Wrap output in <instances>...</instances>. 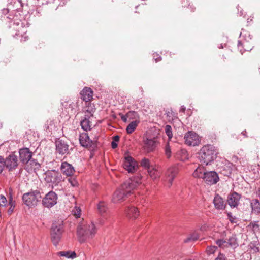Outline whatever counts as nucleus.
<instances>
[{
    "instance_id": "f257e3e1",
    "label": "nucleus",
    "mask_w": 260,
    "mask_h": 260,
    "mask_svg": "<svg viewBox=\"0 0 260 260\" xmlns=\"http://www.w3.org/2000/svg\"><path fill=\"white\" fill-rule=\"evenodd\" d=\"M14 4L16 7L15 10L11 11L10 12L8 9H3L2 10L1 19L5 21L7 24L8 27L12 29V31H16V33L13 36H19L26 32V27L24 24L20 19L21 16L20 13L16 11L20 7H23V4L21 0H14Z\"/></svg>"
},
{
    "instance_id": "f03ea898",
    "label": "nucleus",
    "mask_w": 260,
    "mask_h": 260,
    "mask_svg": "<svg viewBox=\"0 0 260 260\" xmlns=\"http://www.w3.org/2000/svg\"><path fill=\"white\" fill-rule=\"evenodd\" d=\"M141 183V179L139 177L132 178L125 181L115 191L112 198L114 203H118L121 201H124L128 196L132 193V190L135 189Z\"/></svg>"
},
{
    "instance_id": "7ed1b4c3",
    "label": "nucleus",
    "mask_w": 260,
    "mask_h": 260,
    "mask_svg": "<svg viewBox=\"0 0 260 260\" xmlns=\"http://www.w3.org/2000/svg\"><path fill=\"white\" fill-rule=\"evenodd\" d=\"M218 151L212 145L203 146L198 152V158L202 165L208 166L216 158Z\"/></svg>"
},
{
    "instance_id": "20e7f679",
    "label": "nucleus",
    "mask_w": 260,
    "mask_h": 260,
    "mask_svg": "<svg viewBox=\"0 0 260 260\" xmlns=\"http://www.w3.org/2000/svg\"><path fill=\"white\" fill-rule=\"evenodd\" d=\"M96 233L94 224L80 223L77 229V234L80 243H84L86 240L93 237Z\"/></svg>"
},
{
    "instance_id": "39448f33",
    "label": "nucleus",
    "mask_w": 260,
    "mask_h": 260,
    "mask_svg": "<svg viewBox=\"0 0 260 260\" xmlns=\"http://www.w3.org/2000/svg\"><path fill=\"white\" fill-rule=\"evenodd\" d=\"M64 231L63 221H55L52 223L50 228V238L54 245L57 246L58 244Z\"/></svg>"
},
{
    "instance_id": "423d86ee",
    "label": "nucleus",
    "mask_w": 260,
    "mask_h": 260,
    "mask_svg": "<svg viewBox=\"0 0 260 260\" xmlns=\"http://www.w3.org/2000/svg\"><path fill=\"white\" fill-rule=\"evenodd\" d=\"M41 199V192L38 190H31L30 192L24 193L22 197L24 204L29 207L37 206Z\"/></svg>"
},
{
    "instance_id": "0eeeda50",
    "label": "nucleus",
    "mask_w": 260,
    "mask_h": 260,
    "mask_svg": "<svg viewBox=\"0 0 260 260\" xmlns=\"http://www.w3.org/2000/svg\"><path fill=\"white\" fill-rule=\"evenodd\" d=\"M98 139V137H95L93 140H91L88 134L86 133H82L79 136L80 145L85 148L92 150H94L97 148Z\"/></svg>"
},
{
    "instance_id": "6e6552de",
    "label": "nucleus",
    "mask_w": 260,
    "mask_h": 260,
    "mask_svg": "<svg viewBox=\"0 0 260 260\" xmlns=\"http://www.w3.org/2000/svg\"><path fill=\"white\" fill-rule=\"evenodd\" d=\"M143 147L145 151L147 153L154 152L159 145V141L157 137L143 138Z\"/></svg>"
},
{
    "instance_id": "1a4fd4ad",
    "label": "nucleus",
    "mask_w": 260,
    "mask_h": 260,
    "mask_svg": "<svg viewBox=\"0 0 260 260\" xmlns=\"http://www.w3.org/2000/svg\"><path fill=\"white\" fill-rule=\"evenodd\" d=\"M241 40L238 41V46L240 49V47L244 48L245 51H250L252 49V43H250L252 38L251 35L247 31L242 29V32L240 34Z\"/></svg>"
},
{
    "instance_id": "9d476101",
    "label": "nucleus",
    "mask_w": 260,
    "mask_h": 260,
    "mask_svg": "<svg viewBox=\"0 0 260 260\" xmlns=\"http://www.w3.org/2000/svg\"><path fill=\"white\" fill-rule=\"evenodd\" d=\"M45 175V181L47 183H52V185H58L62 180V175L55 170H48Z\"/></svg>"
},
{
    "instance_id": "9b49d317",
    "label": "nucleus",
    "mask_w": 260,
    "mask_h": 260,
    "mask_svg": "<svg viewBox=\"0 0 260 260\" xmlns=\"http://www.w3.org/2000/svg\"><path fill=\"white\" fill-rule=\"evenodd\" d=\"M57 194L54 191H50L42 198V204L45 207L50 208L57 204Z\"/></svg>"
},
{
    "instance_id": "f8f14e48",
    "label": "nucleus",
    "mask_w": 260,
    "mask_h": 260,
    "mask_svg": "<svg viewBox=\"0 0 260 260\" xmlns=\"http://www.w3.org/2000/svg\"><path fill=\"white\" fill-rule=\"evenodd\" d=\"M185 143L188 146H195L200 143L199 136L194 132L188 131L184 135Z\"/></svg>"
},
{
    "instance_id": "ddd939ff",
    "label": "nucleus",
    "mask_w": 260,
    "mask_h": 260,
    "mask_svg": "<svg viewBox=\"0 0 260 260\" xmlns=\"http://www.w3.org/2000/svg\"><path fill=\"white\" fill-rule=\"evenodd\" d=\"M55 144L57 153L61 155L70 154L69 145L64 140L58 139L56 140Z\"/></svg>"
},
{
    "instance_id": "4468645a",
    "label": "nucleus",
    "mask_w": 260,
    "mask_h": 260,
    "mask_svg": "<svg viewBox=\"0 0 260 260\" xmlns=\"http://www.w3.org/2000/svg\"><path fill=\"white\" fill-rule=\"evenodd\" d=\"M205 183L212 185L216 184L219 180L218 174L214 171L204 172V177L203 178Z\"/></svg>"
},
{
    "instance_id": "2eb2a0df",
    "label": "nucleus",
    "mask_w": 260,
    "mask_h": 260,
    "mask_svg": "<svg viewBox=\"0 0 260 260\" xmlns=\"http://www.w3.org/2000/svg\"><path fill=\"white\" fill-rule=\"evenodd\" d=\"M19 154L20 162L23 165L28 164L32 156V152L27 147L19 149Z\"/></svg>"
},
{
    "instance_id": "dca6fc26",
    "label": "nucleus",
    "mask_w": 260,
    "mask_h": 260,
    "mask_svg": "<svg viewBox=\"0 0 260 260\" xmlns=\"http://www.w3.org/2000/svg\"><path fill=\"white\" fill-rule=\"evenodd\" d=\"M6 169L9 172L15 170L18 166L17 156L12 153L9 155L5 159Z\"/></svg>"
},
{
    "instance_id": "f3484780",
    "label": "nucleus",
    "mask_w": 260,
    "mask_h": 260,
    "mask_svg": "<svg viewBox=\"0 0 260 260\" xmlns=\"http://www.w3.org/2000/svg\"><path fill=\"white\" fill-rule=\"evenodd\" d=\"M123 166L128 173H133L137 170V162L133 157L127 155L124 157Z\"/></svg>"
},
{
    "instance_id": "a211bd4d",
    "label": "nucleus",
    "mask_w": 260,
    "mask_h": 260,
    "mask_svg": "<svg viewBox=\"0 0 260 260\" xmlns=\"http://www.w3.org/2000/svg\"><path fill=\"white\" fill-rule=\"evenodd\" d=\"M179 172V168L177 166H173L169 168L166 172L167 179L168 181V186L170 187L175 178L176 175Z\"/></svg>"
},
{
    "instance_id": "6ab92c4d",
    "label": "nucleus",
    "mask_w": 260,
    "mask_h": 260,
    "mask_svg": "<svg viewBox=\"0 0 260 260\" xmlns=\"http://www.w3.org/2000/svg\"><path fill=\"white\" fill-rule=\"evenodd\" d=\"M240 199L241 195L234 191L228 194L227 202L231 207L235 208L238 206Z\"/></svg>"
},
{
    "instance_id": "aec40b11",
    "label": "nucleus",
    "mask_w": 260,
    "mask_h": 260,
    "mask_svg": "<svg viewBox=\"0 0 260 260\" xmlns=\"http://www.w3.org/2000/svg\"><path fill=\"white\" fill-rule=\"evenodd\" d=\"M60 169L61 172L67 176H71L75 172L73 166L67 161L62 162Z\"/></svg>"
},
{
    "instance_id": "412c9836",
    "label": "nucleus",
    "mask_w": 260,
    "mask_h": 260,
    "mask_svg": "<svg viewBox=\"0 0 260 260\" xmlns=\"http://www.w3.org/2000/svg\"><path fill=\"white\" fill-rule=\"evenodd\" d=\"M85 101V106L84 110L85 112L88 113L89 116H93V113L95 111L96 108L95 105L92 103V100L93 99H82Z\"/></svg>"
},
{
    "instance_id": "4be33fe9",
    "label": "nucleus",
    "mask_w": 260,
    "mask_h": 260,
    "mask_svg": "<svg viewBox=\"0 0 260 260\" xmlns=\"http://www.w3.org/2000/svg\"><path fill=\"white\" fill-rule=\"evenodd\" d=\"M213 203L217 210H224L226 206V203L218 194H216L213 200Z\"/></svg>"
},
{
    "instance_id": "5701e85b",
    "label": "nucleus",
    "mask_w": 260,
    "mask_h": 260,
    "mask_svg": "<svg viewBox=\"0 0 260 260\" xmlns=\"http://www.w3.org/2000/svg\"><path fill=\"white\" fill-rule=\"evenodd\" d=\"M125 212L127 216L130 218H136L139 215V212L138 209L133 206H127L125 208Z\"/></svg>"
},
{
    "instance_id": "b1692460",
    "label": "nucleus",
    "mask_w": 260,
    "mask_h": 260,
    "mask_svg": "<svg viewBox=\"0 0 260 260\" xmlns=\"http://www.w3.org/2000/svg\"><path fill=\"white\" fill-rule=\"evenodd\" d=\"M175 157L177 159L184 161L188 159L187 151L184 149H180L175 153Z\"/></svg>"
},
{
    "instance_id": "393cba45",
    "label": "nucleus",
    "mask_w": 260,
    "mask_h": 260,
    "mask_svg": "<svg viewBox=\"0 0 260 260\" xmlns=\"http://www.w3.org/2000/svg\"><path fill=\"white\" fill-rule=\"evenodd\" d=\"M91 116L89 115H85L84 118L80 122V125L82 128L85 131H88L91 129V122L89 121V118Z\"/></svg>"
},
{
    "instance_id": "a878e982",
    "label": "nucleus",
    "mask_w": 260,
    "mask_h": 260,
    "mask_svg": "<svg viewBox=\"0 0 260 260\" xmlns=\"http://www.w3.org/2000/svg\"><path fill=\"white\" fill-rule=\"evenodd\" d=\"M252 212L256 215L260 213V202L258 199H253L250 202Z\"/></svg>"
},
{
    "instance_id": "bb28decb",
    "label": "nucleus",
    "mask_w": 260,
    "mask_h": 260,
    "mask_svg": "<svg viewBox=\"0 0 260 260\" xmlns=\"http://www.w3.org/2000/svg\"><path fill=\"white\" fill-rule=\"evenodd\" d=\"M80 95L82 98H93V91L90 87H85L80 92Z\"/></svg>"
},
{
    "instance_id": "cd10ccee",
    "label": "nucleus",
    "mask_w": 260,
    "mask_h": 260,
    "mask_svg": "<svg viewBox=\"0 0 260 260\" xmlns=\"http://www.w3.org/2000/svg\"><path fill=\"white\" fill-rule=\"evenodd\" d=\"M57 255L59 256L66 257L68 258H75L77 257V254L75 251H60L57 253Z\"/></svg>"
},
{
    "instance_id": "c85d7f7f",
    "label": "nucleus",
    "mask_w": 260,
    "mask_h": 260,
    "mask_svg": "<svg viewBox=\"0 0 260 260\" xmlns=\"http://www.w3.org/2000/svg\"><path fill=\"white\" fill-rule=\"evenodd\" d=\"M139 122V121L138 120H135L131 122L126 127V133L128 134L133 133L136 129Z\"/></svg>"
},
{
    "instance_id": "c756f323",
    "label": "nucleus",
    "mask_w": 260,
    "mask_h": 260,
    "mask_svg": "<svg viewBox=\"0 0 260 260\" xmlns=\"http://www.w3.org/2000/svg\"><path fill=\"white\" fill-rule=\"evenodd\" d=\"M204 172H206L204 167H198L193 172V176L194 177L202 178L203 179Z\"/></svg>"
},
{
    "instance_id": "7c9ffc66",
    "label": "nucleus",
    "mask_w": 260,
    "mask_h": 260,
    "mask_svg": "<svg viewBox=\"0 0 260 260\" xmlns=\"http://www.w3.org/2000/svg\"><path fill=\"white\" fill-rule=\"evenodd\" d=\"M148 173L152 179H156L159 177V172L153 166L148 169Z\"/></svg>"
},
{
    "instance_id": "2f4dec72",
    "label": "nucleus",
    "mask_w": 260,
    "mask_h": 260,
    "mask_svg": "<svg viewBox=\"0 0 260 260\" xmlns=\"http://www.w3.org/2000/svg\"><path fill=\"white\" fill-rule=\"evenodd\" d=\"M28 163L29 164L31 169L35 171L38 170L41 168L40 164L36 159L31 158Z\"/></svg>"
},
{
    "instance_id": "473e14b6",
    "label": "nucleus",
    "mask_w": 260,
    "mask_h": 260,
    "mask_svg": "<svg viewBox=\"0 0 260 260\" xmlns=\"http://www.w3.org/2000/svg\"><path fill=\"white\" fill-rule=\"evenodd\" d=\"M140 166L145 169H150L153 166L151 165L150 160L148 158L144 157L140 162Z\"/></svg>"
},
{
    "instance_id": "72a5a7b5",
    "label": "nucleus",
    "mask_w": 260,
    "mask_h": 260,
    "mask_svg": "<svg viewBox=\"0 0 260 260\" xmlns=\"http://www.w3.org/2000/svg\"><path fill=\"white\" fill-rule=\"evenodd\" d=\"M98 208L100 214L103 215L107 210L106 204L104 202H100L98 205Z\"/></svg>"
},
{
    "instance_id": "f704fd0d",
    "label": "nucleus",
    "mask_w": 260,
    "mask_h": 260,
    "mask_svg": "<svg viewBox=\"0 0 260 260\" xmlns=\"http://www.w3.org/2000/svg\"><path fill=\"white\" fill-rule=\"evenodd\" d=\"M8 205V200L3 194H0V208L5 210L4 212H6V207Z\"/></svg>"
},
{
    "instance_id": "c9c22d12",
    "label": "nucleus",
    "mask_w": 260,
    "mask_h": 260,
    "mask_svg": "<svg viewBox=\"0 0 260 260\" xmlns=\"http://www.w3.org/2000/svg\"><path fill=\"white\" fill-rule=\"evenodd\" d=\"M228 244L231 247H237L238 244L235 235H232L228 239Z\"/></svg>"
},
{
    "instance_id": "e433bc0d",
    "label": "nucleus",
    "mask_w": 260,
    "mask_h": 260,
    "mask_svg": "<svg viewBox=\"0 0 260 260\" xmlns=\"http://www.w3.org/2000/svg\"><path fill=\"white\" fill-rule=\"evenodd\" d=\"M199 238V234L198 233H193L189 237L186 238L184 242L185 243L189 242L191 241H195Z\"/></svg>"
},
{
    "instance_id": "4c0bfd02",
    "label": "nucleus",
    "mask_w": 260,
    "mask_h": 260,
    "mask_svg": "<svg viewBox=\"0 0 260 260\" xmlns=\"http://www.w3.org/2000/svg\"><path fill=\"white\" fill-rule=\"evenodd\" d=\"M121 119L124 122L127 121V117H128L130 115L136 116L138 115L137 112L135 111H130L126 115H124L122 114H120Z\"/></svg>"
},
{
    "instance_id": "58836bf2",
    "label": "nucleus",
    "mask_w": 260,
    "mask_h": 260,
    "mask_svg": "<svg viewBox=\"0 0 260 260\" xmlns=\"http://www.w3.org/2000/svg\"><path fill=\"white\" fill-rule=\"evenodd\" d=\"M172 129V127L170 125H166L165 127L166 134L169 139H171L173 136Z\"/></svg>"
},
{
    "instance_id": "ea45409f",
    "label": "nucleus",
    "mask_w": 260,
    "mask_h": 260,
    "mask_svg": "<svg viewBox=\"0 0 260 260\" xmlns=\"http://www.w3.org/2000/svg\"><path fill=\"white\" fill-rule=\"evenodd\" d=\"M165 155L167 158H170L171 156V150L169 143L166 144L165 147Z\"/></svg>"
},
{
    "instance_id": "a19ab883",
    "label": "nucleus",
    "mask_w": 260,
    "mask_h": 260,
    "mask_svg": "<svg viewBox=\"0 0 260 260\" xmlns=\"http://www.w3.org/2000/svg\"><path fill=\"white\" fill-rule=\"evenodd\" d=\"M165 115H166V117L168 118L169 120H173L174 113L171 109H168L165 110Z\"/></svg>"
},
{
    "instance_id": "79ce46f5",
    "label": "nucleus",
    "mask_w": 260,
    "mask_h": 260,
    "mask_svg": "<svg viewBox=\"0 0 260 260\" xmlns=\"http://www.w3.org/2000/svg\"><path fill=\"white\" fill-rule=\"evenodd\" d=\"M249 226L252 228L253 231H258L259 230V225L258 224V221H254L250 223Z\"/></svg>"
},
{
    "instance_id": "37998d69",
    "label": "nucleus",
    "mask_w": 260,
    "mask_h": 260,
    "mask_svg": "<svg viewBox=\"0 0 260 260\" xmlns=\"http://www.w3.org/2000/svg\"><path fill=\"white\" fill-rule=\"evenodd\" d=\"M249 248L253 250L255 252L259 251V248L257 247V241L251 242L249 245Z\"/></svg>"
},
{
    "instance_id": "c03bdc74",
    "label": "nucleus",
    "mask_w": 260,
    "mask_h": 260,
    "mask_svg": "<svg viewBox=\"0 0 260 260\" xmlns=\"http://www.w3.org/2000/svg\"><path fill=\"white\" fill-rule=\"evenodd\" d=\"M217 249V247L216 246H210L207 248L206 251L208 254L210 255L214 254Z\"/></svg>"
},
{
    "instance_id": "a18cd8bd",
    "label": "nucleus",
    "mask_w": 260,
    "mask_h": 260,
    "mask_svg": "<svg viewBox=\"0 0 260 260\" xmlns=\"http://www.w3.org/2000/svg\"><path fill=\"white\" fill-rule=\"evenodd\" d=\"M5 168L6 169L5 159L3 156H0V173L3 172Z\"/></svg>"
},
{
    "instance_id": "49530a36",
    "label": "nucleus",
    "mask_w": 260,
    "mask_h": 260,
    "mask_svg": "<svg viewBox=\"0 0 260 260\" xmlns=\"http://www.w3.org/2000/svg\"><path fill=\"white\" fill-rule=\"evenodd\" d=\"M228 218L232 223H236L237 222V219L236 216H233L231 212L227 213Z\"/></svg>"
},
{
    "instance_id": "de8ad7c7",
    "label": "nucleus",
    "mask_w": 260,
    "mask_h": 260,
    "mask_svg": "<svg viewBox=\"0 0 260 260\" xmlns=\"http://www.w3.org/2000/svg\"><path fill=\"white\" fill-rule=\"evenodd\" d=\"M220 173L225 176L229 177L232 173L231 169L230 168H224L222 170L220 171Z\"/></svg>"
},
{
    "instance_id": "09e8293b",
    "label": "nucleus",
    "mask_w": 260,
    "mask_h": 260,
    "mask_svg": "<svg viewBox=\"0 0 260 260\" xmlns=\"http://www.w3.org/2000/svg\"><path fill=\"white\" fill-rule=\"evenodd\" d=\"M8 205H9V208L7 210V213L9 215H11L14 211L16 203L8 204Z\"/></svg>"
},
{
    "instance_id": "8fccbe9b",
    "label": "nucleus",
    "mask_w": 260,
    "mask_h": 260,
    "mask_svg": "<svg viewBox=\"0 0 260 260\" xmlns=\"http://www.w3.org/2000/svg\"><path fill=\"white\" fill-rule=\"evenodd\" d=\"M68 181L73 187H76L78 185V182L75 178L71 177L68 179Z\"/></svg>"
},
{
    "instance_id": "3c124183",
    "label": "nucleus",
    "mask_w": 260,
    "mask_h": 260,
    "mask_svg": "<svg viewBox=\"0 0 260 260\" xmlns=\"http://www.w3.org/2000/svg\"><path fill=\"white\" fill-rule=\"evenodd\" d=\"M226 241L223 239H218L216 241V243L219 246L221 247L224 243H226Z\"/></svg>"
},
{
    "instance_id": "603ef678",
    "label": "nucleus",
    "mask_w": 260,
    "mask_h": 260,
    "mask_svg": "<svg viewBox=\"0 0 260 260\" xmlns=\"http://www.w3.org/2000/svg\"><path fill=\"white\" fill-rule=\"evenodd\" d=\"M226 257L225 256V255L221 253V252H219L218 256L215 259V260H225Z\"/></svg>"
},
{
    "instance_id": "864d4df0",
    "label": "nucleus",
    "mask_w": 260,
    "mask_h": 260,
    "mask_svg": "<svg viewBox=\"0 0 260 260\" xmlns=\"http://www.w3.org/2000/svg\"><path fill=\"white\" fill-rule=\"evenodd\" d=\"M75 215L77 218L80 217L81 215V209L80 208H77L76 209V212L74 213Z\"/></svg>"
},
{
    "instance_id": "5fc2aeb1",
    "label": "nucleus",
    "mask_w": 260,
    "mask_h": 260,
    "mask_svg": "<svg viewBox=\"0 0 260 260\" xmlns=\"http://www.w3.org/2000/svg\"><path fill=\"white\" fill-rule=\"evenodd\" d=\"M13 204L16 203L15 201L13 200V196L11 193H10V196L9 197V201H8V204Z\"/></svg>"
},
{
    "instance_id": "6e6d98bb",
    "label": "nucleus",
    "mask_w": 260,
    "mask_h": 260,
    "mask_svg": "<svg viewBox=\"0 0 260 260\" xmlns=\"http://www.w3.org/2000/svg\"><path fill=\"white\" fill-rule=\"evenodd\" d=\"M120 137L118 135H115L112 137V141L118 143L119 141Z\"/></svg>"
},
{
    "instance_id": "4d7b16f0",
    "label": "nucleus",
    "mask_w": 260,
    "mask_h": 260,
    "mask_svg": "<svg viewBox=\"0 0 260 260\" xmlns=\"http://www.w3.org/2000/svg\"><path fill=\"white\" fill-rule=\"evenodd\" d=\"M111 146L112 149H115L117 147L118 144L117 143L112 141L111 143Z\"/></svg>"
},
{
    "instance_id": "13d9d810",
    "label": "nucleus",
    "mask_w": 260,
    "mask_h": 260,
    "mask_svg": "<svg viewBox=\"0 0 260 260\" xmlns=\"http://www.w3.org/2000/svg\"><path fill=\"white\" fill-rule=\"evenodd\" d=\"M185 111H186V107L184 105L181 106L180 107V109L179 110V112L184 113Z\"/></svg>"
},
{
    "instance_id": "bf43d9fd",
    "label": "nucleus",
    "mask_w": 260,
    "mask_h": 260,
    "mask_svg": "<svg viewBox=\"0 0 260 260\" xmlns=\"http://www.w3.org/2000/svg\"><path fill=\"white\" fill-rule=\"evenodd\" d=\"M241 134L243 135L245 137L247 138L248 137V136L247 135V132L246 130H244L241 132Z\"/></svg>"
},
{
    "instance_id": "052dcab7",
    "label": "nucleus",
    "mask_w": 260,
    "mask_h": 260,
    "mask_svg": "<svg viewBox=\"0 0 260 260\" xmlns=\"http://www.w3.org/2000/svg\"><path fill=\"white\" fill-rule=\"evenodd\" d=\"M161 57L160 56H159V57H158V58H155V60L156 62L159 61L160 60H161Z\"/></svg>"
},
{
    "instance_id": "680f3d73",
    "label": "nucleus",
    "mask_w": 260,
    "mask_h": 260,
    "mask_svg": "<svg viewBox=\"0 0 260 260\" xmlns=\"http://www.w3.org/2000/svg\"><path fill=\"white\" fill-rule=\"evenodd\" d=\"M5 210H3L2 208H0V217H2V213H4Z\"/></svg>"
},
{
    "instance_id": "e2e57ef3",
    "label": "nucleus",
    "mask_w": 260,
    "mask_h": 260,
    "mask_svg": "<svg viewBox=\"0 0 260 260\" xmlns=\"http://www.w3.org/2000/svg\"><path fill=\"white\" fill-rule=\"evenodd\" d=\"M72 105H73L74 106H75V105L73 103H72V104H70V105L72 106V108H73V106H72Z\"/></svg>"
},
{
    "instance_id": "0e129e2a",
    "label": "nucleus",
    "mask_w": 260,
    "mask_h": 260,
    "mask_svg": "<svg viewBox=\"0 0 260 260\" xmlns=\"http://www.w3.org/2000/svg\"><path fill=\"white\" fill-rule=\"evenodd\" d=\"M47 123H53V122L52 121H50L47 122Z\"/></svg>"
},
{
    "instance_id": "69168bd1",
    "label": "nucleus",
    "mask_w": 260,
    "mask_h": 260,
    "mask_svg": "<svg viewBox=\"0 0 260 260\" xmlns=\"http://www.w3.org/2000/svg\"><path fill=\"white\" fill-rule=\"evenodd\" d=\"M219 48H223V47H222V45H221V46H220V47Z\"/></svg>"
},
{
    "instance_id": "338daca9",
    "label": "nucleus",
    "mask_w": 260,
    "mask_h": 260,
    "mask_svg": "<svg viewBox=\"0 0 260 260\" xmlns=\"http://www.w3.org/2000/svg\"><path fill=\"white\" fill-rule=\"evenodd\" d=\"M24 38H25V39H24V41H26V37H25Z\"/></svg>"
},
{
    "instance_id": "774afa93",
    "label": "nucleus",
    "mask_w": 260,
    "mask_h": 260,
    "mask_svg": "<svg viewBox=\"0 0 260 260\" xmlns=\"http://www.w3.org/2000/svg\"><path fill=\"white\" fill-rule=\"evenodd\" d=\"M240 52H241L242 54L243 53V52H242L241 49H240Z\"/></svg>"
}]
</instances>
